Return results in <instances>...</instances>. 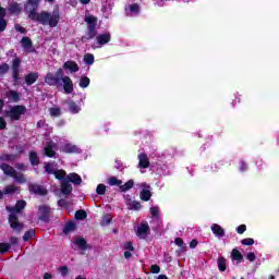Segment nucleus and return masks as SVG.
Instances as JSON below:
<instances>
[{
  "label": "nucleus",
  "instance_id": "nucleus-10",
  "mask_svg": "<svg viewBox=\"0 0 279 279\" xmlns=\"http://www.w3.org/2000/svg\"><path fill=\"white\" fill-rule=\"evenodd\" d=\"M63 69L65 71H70V73H77V71H80V65L77 64V62L69 60L63 63Z\"/></svg>",
  "mask_w": 279,
  "mask_h": 279
},
{
  "label": "nucleus",
  "instance_id": "nucleus-53",
  "mask_svg": "<svg viewBox=\"0 0 279 279\" xmlns=\"http://www.w3.org/2000/svg\"><path fill=\"white\" fill-rule=\"evenodd\" d=\"M150 272L151 274H160V266H158V265H151L150 266Z\"/></svg>",
  "mask_w": 279,
  "mask_h": 279
},
{
  "label": "nucleus",
  "instance_id": "nucleus-24",
  "mask_svg": "<svg viewBox=\"0 0 279 279\" xmlns=\"http://www.w3.org/2000/svg\"><path fill=\"white\" fill-rule=\"evenodd\" d=\"M130 189H134V180H129L126 183L121 184L119 187V193H126Z\"/></svg>",
  "mask_w": 279,
  "mask_h": 279
},
{
  "label": "nucleus",
  "instance_id": "nucleus-45",
  "mask_svg": "<svg viewBox=\"0 0 279 279\" xmlns=\"http://www.w3.org/2000/svg\"><path fill=\"white\" fill-rule=\"evenodd\" d=\"M5 29H8V20L2 19V20H0V34H3V32H5Z\"/></svg>",
  "mask_w": 279,
  "mask_h": 279
},
{
  "label": "nucleus",
  "instance_id": "nucleus-32",
  "mask_svg": "<svg viewBox=\"0 0 279 279\" xmlns=\"http://www.w3.org/2000/svg\"><path fill=\"white\" fill-rule=\"evenodd\" d=\"M88 217V214L84 209H80L75 213L74 218L77 219L78 221H84Z\"/></svg>",
  "mask_w": 279,
  "mask_h": 279
},
{
  "label": "nucleus",
  "instance_id": "nucleus-35",
  "mask_svg": "<svg viewBox=\"0 0 279 279\" xmlns=\"http://www.w3.org/2000/svg\"><path fill=\"white\" fill-rule=\"evenodd\" d=\"M34 236H36V230L31 229L24 233L22 239L24 242H27L29 239H34Z\"/></svg>",
  "mask_w": 279,
  "mask_h": 279
},
{
  "label": "nucleus",
  "instance_id": "nucleus-9",
  "mask_svg": "<svg viewBox=\"0 0 279 279\" xmlns=\"http://www.w3.org/2000/svg\"><path fill=\"white\" fill-rule=\"evenodd\" d=\"M28 191L33 195H41V196H45L49 193L43 185H39L36 183L28 184Z\"/></svg>",
  "mask_w": 279,
  "mask_h": 279
},
{
  "label": "nucleus",
  "instance_id": "nucleus-18",
  "mask_svg": "<svg viewBox=\"0 0 279 279\" xmlns=\"http://www.w3.org/2000/svg\"><path fill=\"white\" fill-rule=\"evenodd\" d=\"M61 193L63 195H71V193H73V185H71V183L68 180H64L61 183Z\"/></svg>",
  "mask_w": 279,
  "mask_h": 279
},
{
  "label": "nucleus",
  "instance_id": "nucleus-46",
  "mask_svg": "<svg viewBox=\"0 0 279 279\" xmlns=\"http://www.w3.org/2000/svg\"><path fill=\"white\" fill-rule=\"evenodd\" d=\"M150 215L158 219L160 217V209L158 207H150Z\"/></svg>",
  "mask_w": 279,
  "mask_h": 279
},
{
  "label": "nucleus",
  "instance_id": "nucleus-29",
  "mask_svg": "<svg viewBox=\"0 0 279 279\" xmlns=\"http://www.w3.org/2000/svg\"><path fill=\"white\" fill-rule=\"evenodd\" d=\"M21 45L23 47V49H32V47H34V44L32 43L29 37H23L21 39Z\"/></svg>",
  "mask_w": 279,
  "mask_h": 279
},
{
  "label": "nucleus",
  "instance_id": "nucleus-43",
  "mask_svg": "<svg viewBox=\"0 0 279 279\" xmlns=\"http://www.w3.org/2000/svg\"><path fill=\"white\" fill-rule=\"evenodd\" d=\"M10 247H12L10 243H0V254H5L10 251Z\"/></svg>",
  "mask_w": 279,
  "mask_h": 279
},
{
  "label": "nucleus",
  "instance_id": "nucleus-59",
  "mask_svg": "<svg viewBox=\"0 0 279 279\" xmlns=\"http://www.w3.org/2000/svg\"><path fill=\"white\" fill-rule=\"evenodd\" d=\"M199 242H197V240H192L191 242H190V247H191V250H195V247H197V244H198Z\"/></svg>",
  "mask_w": 279,
  "mask_h": 279
},
{
  "label": "nucleus",
  "instance_id": "nucleus-41",
  "mask_svg": "<svg viewBox=\"0 0 279 279\" xmlns=\"http://www.w3.org/2000/svg\"><path fill=\"white\" fill-rule=\"evenodd\" d=\"M141 208H143V206L141 205V202H138V201L131 202V204H130L131 210H141Z\"/></svg>",
  "mask_w": 279,
  "mask_h": 279
},
{
  "label": "nucleus",
  "instance_id": "nucleus-51",
  "mask_svg": "<svg viewBox=\"0 0 279 279\" xmlns=\"http://www.w3.org/2000/svg\"><path fill=\"white\" fill-rule=\"evenodd\" d=\"M235 230H236L238 234H244L245 231L247 230V226L240 225Z\"/></svg>",
  "mask_w": 279,
  "mask_h": 279
},
{
  "label": "nucleus",
  "instance_id": "nucleus-58",
  "mask_svg": "<svg viewBox=\"0 0 279 279\" xmlns=\"http://www.w3.org/2000/svg\"><path fill=\"white\" fill-rule=\"evenodd\" d=\"M15 167L20 171H27V166L25 163H17Z\"/></svg>",
  "mask_w": 279,
  "mask_h": 279
},
{
  "label": "nucleus",
  "instance_id": "nucleus-22",
  "mask_svg": "<svg viewBox=\"0 0 279 279\" xmlns=\"http://www.w3.org/2000/svg\"><path fill=\"white\" fill-rule=\"evenodd\" d=\"M53 145H56L53 142L48 143V145L44 148V154L48 158H53L56 156V150H53Z\"/></svg>",
  "mask_w": 279,
  "mask_h": 279
},
{
  "label": "nucleus",
  "instance_id": "nucleus-42",
  "mask_svg": "<svg viewBox=\"0 0 279 279\" xmlns=\"http://www.w3.org/2000/svg\"><path fill=\"white\" fill-rule=\"evenodd\" d=\"M97 195H106V185L104 183H100L96 187Z\"/></svg>",
  "mask_w": 279,
  "mask_h": 279
},
{
  "label": "nucleus",
  "instance_id": "nucleus-12",
  "mask_svg": "<svg viewBox=\"0 0 279 279\" xmlns=\"http://www.w3.org/2000/svg\"><path fill=\"white\" fill-rule=\"evenodd\" d=\"M138 167L140 169H148L149 167V157H147V154L142 153L138 155Z\"/></svg>",
  "mask_w": 279,
  "mask_h": 279
},
{
  "label": "nucleus",
  "instance_id": "nucleus-50",
  "mask_svg": "<svg viewBox=\"0 0 279 279\" xmlns=\"http://www.w3.org/2000/svg\"><path fill=\"white\" fill-rule=\"evenodd\" d=\"M59 271H60L61 276H63V277L69 276V267H66V266L59 267Z\"/></svg>",
  "mask_w": 279,
  "mask_h": 279
},
{
  "label": "nucleus",
  "instance_id": "nucleus-47",
  "mask_svg": "<svg viewBox=\"0 0 279 279\" xmlns=\"http://www.w3.org/2000/svg\"><path fill=\"white\" fill-rule=\"evenodd\" d=\"M14 29L16 32H20V34H27V29L25 27L21 26V24H15Z\"/></svg>",
  "mask_w": 279,
  "mask_h": 279
},
{
  "label": "nucleus",
  "instance_id": "nucleus-26",
  "mask_svg": "<svg viewBox=\"0 0 279 279\" xmlns=\"http://www.w3.org/2000/svg\"><path fill=\"white\" fill-rule=\"evenodd\" d=\"M12 178H14V180H15V182H17V184H27V179L25 178V174H23L21 172L15 171V173Z\"/></svg>",
  "mask_w": 279,
  "mask_h": 279
},
{
  "label": "nucleus",
  "instance_id": "nucleus-8",
  "mask_svg": "<svg viewBox=\"0 0 279 279\" xmlns=\"http://www.w3.org/2000/svg\"><path fill=\"white\" fill-rule=\"evenodd\" d=\"M141 189L140 198L142 202H149V199H151V185L142 183Z\"/></svg>",
  "mask_w": 279,
  "mask_h": 279
},
{
  "label": "nucleus",
  "instance_id": "nucleus-54",
  "mask_svg": "<svg viewBox=\"0 0 279 279\" xmlns=\"http://www.w3.org/2000/svg\"><path fill=\"white\" fill-rule=\"evenodd\" d=\"M124 250H128V252H134V245H132V242H125Z\"/></svg>",
  "mask_w": 279,
  "mask_h": 279
},
{
  "label": "nucleus",
  "instance_id": "nucleus-61",
  "mask_svg": "<svg viewBox=\"0 0 279 279\" xmlns=\"http://www.w3.org/2000/svg\"><path fill=\"white\" fill-rule=\"evenodd\" d=\"M102 221L105 222L102 226H110L112 220L110 218H104Z\"/></svg>",
  "mask_w": 279,
  "mask_h": 279
},
{
  "label": "nucleus",
  "instance_id": "nucleus-39",
  "mask_svg": "<svg viewBox=\"0 0 279 279\" xmlns=\"http://www.w3.org/2000/svg\"><path fill=\"white\" fill-rule=\"evenodd\" d=\"M129 10L130 12H132L133 14H140L141 12V5H138V3H133L129 5Z\"/></svg>",
  "mask_w": 279,
  "mask_h": 279
},
{
  "label": "nucleus",
  "instance_id": "nucleus-28",
  "mask_svg": "<svg viewBox=\"0 0 279 279\" xmlns=\"http://www.w3.org/2000/svg\"><path fill=\"white\" fill-rule=\"evenodd\" d=\"M9 14H19L21 12V5H19V2H13L9 5Z\"/></svg>",
  "mask_w": 279,
  "mask_h": 279
},
{
  "label": "nucleus",
  "instance_id": "nucleus-25",
  "mask_svg": "<svg viewBox=\"0 0 279 279\" xmlns=\"http://www.w3.org/2000/svg\"><path fill=\"white\" fill-rule=\"evenodd\" d=\"M75 244L82 250V252H86V250H88V243H86V239L84 238L76 239Z\"/></svg>",
  "mask_w": 279,
  "mask_h": 279
},
{
  "label": "nucleus",
  "instance_id": "nucleus-13",
  "mask_svg": "<svg viewBox=\"0 0 279 279\" xmlns=\"http://www.w3.org/2000/svg\"><path fill=\"white\" fill-rule=\"evenodd\" d=\"M28 160L32 165V167H38L40 165V157H38V153L31 150L28 153Z\"/></svg>",
  "mask_w": 279,
  "mask_h": 279
},
{
  "label": "nucleus",
  "instance_id": "nucleus-7",
  "mask_svg": "<svg viewBox=\"0 0 279 279\" xmlns=\"http://www.w3.org/2000/svg\"><path fill=\"white\" fill-rule=\"evenodd\" d=\"M38 213H39V217H38L39 221H45V223H49L51 207L47 205H40L38 208Z\"/></svg>",
  "mask_w": 279,
  "mask_h": 279
},
{
  "label": "nucleus",
  "instance_id": "nucleus-63",
  "mask_svg": "<svg viewBox=\"0 0 279 279\" xmlns=\"http://www.w3.org/2000/svg\"><path fill=\"white\" fill-rule=\"evenodd\" d=\"M43 125H45V121L39 120V121L37 122V128L40 129V128H43Z\"/></svg>",
  "mask_w": 279,
  "mask_h": 279
},
{
  "label": "nucleus",
  "instance_id": "nucleus-16",
  "mask_svg": "<svg viewBox=\"0 0 279 279\" xmlns=\"http://www.w3.org/2000/svg\"><path fill=\"white\" fill-rule=\"evenodd\" d=\"M61 151H63V154H77L80 151V148H77V146L73 144H64L61 147Z\"/></svg>",
  "mask_w": 279,
  "mask_h": 279
},
{
  "label": "nucleus",
  "instance_id": "nucleus-4",
  "mask_svg": "<svg viewBox=\"0 0 279 279\" xmlns=\"http://www.w3.org/2000/svg\"><path fill=\"white\" fill-rule=\"evenodd\" d=\"M25 206H27V202L20 199L16 202L14 207H7L9 213H12L9 215V223L12 228V230H16V232H23V223L19 221V216L14 213H21L22 210H25Z\"/></svg>",
  "mask_w": 279,
  "mask_h": 279
},
{
  "label": "nucleus",
  "instance_id": "nucleus-31",
  "mask_svg": "<svg viewBox=\"0 0 279 279\" xmlns=\"http://www.w3.org/2000/svg\"><path fill=\"white\" fill-rule=\"evenodd\" d=\"M78 86L81 88H88V86H90V78L88 76H82Z\"/></svg>",
  "mask_w": 279,
  "mask_h": 279
},
{
  "label": "nucleus",
  "instance_id": "nucleus-3",
  "mask_svg": "<svg viewBox=\"0 0 279 279\" xmlns=\"http://www.w3.org/2000/svg\"><path fill=\"white\" fill-rule=\"evenodd\" d=\"M45 82L48 86H62L65 95H72L75 88L73 87V80L69 76H64V70L59 68L56 73L48 72L45 76Z\"/></svg>",
  "mask_w": 279,
  "mask_h": 279
},
{
  "label": "nucleus",
  "instance_id": "nucleus-64",
  "mask_svg": "<svg viewBox=\"0 0 279 279\" xmlns=\"http://www.w3.org/2000/svg\"><path fill=\"white\" fill-rule=\"evenodd\" d=\"M157 279H169V277L167 275H159Z\"/></svg>",
  "mask_w": 279,
  "mask_h": 279
},
{
  "label": "nucleus",
  "instance_id": "nucleus-48",
  "mask_svg": "<svg viewBox=\"0 0 279 279\" xmlns=\"http://www.w3.org/2000/svg\"><path fill=\"white\" fill-rule=\"evenodd\" d=\"M240 171L243 173V172H245V171H247V169H248V166H247V162H245V160H241L240 161Z\"/></svg>",
  "mask_w": 279,
  "mask_h": 279
},
{
  "label": "nucleus",
  "instance_id": "nucleus-44",
  "mask_svg": "<svg viewBox=\"0 0 279 279\" xmlns=\"http://www.w3.org/2000/svg\"><path fill=\"white\" fill-rule=\"evenodd\" d=\"M8 71H10V64L8 63L0 64V75H5Z\"/></svg>",
  "mask_w": 279,
  "mask_h": 279
},
{
  "label": "nucleus",
  "instance_id": "nucleus-27",
  "mask_svg": "<svg viewBox=\"0 0 279 279\" xmlns=\"http://www.w3.org/2000/svg\"><path fill=\"white\" fill-rule=\"evenodd\" d=\"M56 163L54 162H45L44 163V169L46 171V173H48V175H53V173H56Z\"/></svg>",
  "mask_w": 279,
  "mask_h": 279
},
{
  "label": "nucleus",
  "instance_id": "nucleus-36",
  "mask_svg": "<svg viewBox=\"0 0 279 279\" xmlns=\"http://www.w3.org/2000/svg\"><path fill=\"white\" fill-rule=\"evenodd\" d=\"M218 269L219 271H226V269H228V266L226 265V257L218 258Z\"/></svg>",
  "mask_w": 279,
  "mask_h": 279
},
{
  "label": "nucleus",
  "instance_id": "nucleus-57",
  "mask_svg": "<svg viewBox=\"0 0 279 279\" xmlns=\"http://www.w3.org/2000/svg\"><path fill=\"white\" fill-rule=\"evenodd\" d=\"M5 128H8V122L3 117H0V130H5Z\"/></svg>",
  "mask_w": 279,
  "mask_h": 279
},
{
  "label": "nucleus",
  "instance_id": "nucleus-21",
  "mask_svg": "<svg viewBox=\"0 0 279 279\" xmlns=\"http://www.w3.org/2000/svg\"><path fill=\"white\" fill-rule=\"evenodd\" d=\"M77 230V226L74 221H68L63 227V234H69L71 232H75Z\"/></svg>",
  "mask_w": 279,
  "mask_h": 279
},
{
  "label": "nucleus",
  "instance_id": "nucleus-15",
  "mask_svg": "<svg viewBox=\"0 0 279 279\" xmlns=\"http://www.w3.org/2000/svg\"><path fill=\"white\" fill-rule=\"evenodd\" d=\"M211 232L215 234V236H219L220 239L226 236V230H223L218 223L211 225Z\"/></svg>",
  "mask_w": 279,
  "mask_h": 279
},
{
  "label": "nucleus",
  "instance_id": "nucleus-5",
  "mask_svg": "<svg viewBox=\"0 0 279 279\" xmlns=\"http://www.w3.org/2000/svg\"><path fill=\"white\" fill-rule=\"evenodd\" d=\"M27 112V108L23 105H15L5 111V117H9L11 121H21V117Z\"/></svg>",
  "mask_w": 279,
  "mask_h": 279
},
{
  "label": "nucleus",
  "instance_id": "nucleus-38",
  "mask_svg": "<svg viewBox=\"0 0 279 279\" xmlns=\"http://www.w3.org/2000/svg\"><path fill=\"white\" fill-rule=\"evenodd\" d=\"M52 175H54L56 180H65L64 178H66V171L56 170Z\"/></svg>",
  "mask_w": 279,
  "mask_h": 279
},
{
  "label": "nucleus",
  "instance_id": "nucleus-14",
  "mask_svg": "<svg viewBox=\"0 0 279 279\" xmlns=\"http://www.w3.org/2000/svg\"><path fill=\"white\" fill-rule=\"evenodd\" d=\"M147 234H149V225L148 223H142L137 228V236H140L141 239H145L147 236Z\"/></svg>",
  "mask_w": 279,
  "mask_h": 279
},
{
  "label": "nucleus",
  "instance_id": "nucleus-23",
  "mask_svg": "<svg viewBox=\"0 0 279 279\" xmlns=\"http://www.w3.org/2000/svg\"><path fill=\"white\" fill-rule=\"evenodd\" d=\"M231 258L232 260H236L238 263H243V254L239 248H233L231 251Z\"/></svg>",
  "mask_w": 279,
  "mask_h": 279
},
{
  "label": "nucleus",
  "instance_id": "nucleus-1",
  "mask_svg": "<svg viewBox=\"0 0 279 279\" xmlns=\"http://www.w3.org/2000/svg\"><path fill=\"white\" fill-rule=\"evenodd\" d=\"M40 8V0H27L24 4V10L28 14L31 21L40 23V25H49V27H58L60 23V12L53 11L52 14L47 11L38 12Z\"/></svg>",
  "mask_w": 279,
  "mask_h": 279
},
{
  "label": "nucleus",
  "instance_id": "nucleus-6",
  "mask_svg": "<svg viewBox=\"0 0 279 279\" xmlns=\"http://www.w3.org/2000/svg\"><path fill=\"white\" fill-rule=\"evenodd\" d=\"M12 77L14 85L17 86L19 80H21L20 74H21V59L20 58H14L12 60Z\"/></svg>",
  "mask_w": 279,
  "mask_h": 279
},
{
  "label": "nucleus",
  "instance_id": "nucleus-30",
  "mask_svg": "<svg viewBox=\"0 0 279 279\" xmlns=\"http://www.w3.org/2000/svg\"><path fill=\"white\" fill-rule=\"evenodd\" d=\"M83 60L87 66H93V64H95V56L93 53H86Z\"/></svg>",
  "mask_w": 279,
  "mask_h": 279
},
{
  "label": "nucleus",
  "instance_id": "nucleus-52",
  "mask_svg": "<svg viewBox=\"0 0 279 279\" xmlns=\"http://www.w3.org/2000/svg\"><path fill=\"white\" fill-rule=\"evenodd\" d=\"M246 258L250 263H254V260H256V254H254V252H250L246 254Z\"/></svg>",
  "mask_w": 279,
  "mask_h": 279
},
{
  "label": "nucleus",
  "instance_id": "nucleus-55",
  "mask_svg": "<svg viewBox=\"0 0 279 279\" xmlns=\"http://www.w3.org/2000/svg\"><path fill=\"white\" fill-rule=\"evenodd\" d=\"M5 16H8V10H5L3 7H0V20L5 19Z\"/></svg>",
  "mask_w": 279,
  "mask_h": 279
},
{
  "label": "nucleus",
  "instance_id": "nucleus-40",
  "mask_svg": "<svg viewBox=\"0 0 279 279\" xmlns=\"http://www.w3.org/2000/svg\"><path fill=\"white\" fill-rule=\"evenodd\" d=\"M12 193H16V186L15 185H7L4 187L3 194L4 195H10Z\"/></svg>",
  "mask_w": 279,
  "mask_h": 279
},
{
  "label": "nucleus",
  "instance_id": "nucleus-37",
  "mask_svg": "<svg viewBox=\"0 0 279 279\" xmlns=\"http://www.w3.org/2000/svg\"><path fill=\"white\" fill-rule=\"evenodd\" d=\"M50 117H61L62 116V110L60 107H51L49 109Z\"/></svg>",
  "mask_w": 279,
  "mask_h": 279
},
{
  "label": "nucleus",
  "instance_id": "nucleus-11",
  "mask_svg": "<svg viewBox=\"0 0 279 279\" xmlns=\"http://www.w3.org/2000/svg\"><path fill=\"white\" fill-rule=\"evenodd\" d=\"M38 72H31L26 74L24 77L26 86H32L33 84H36V82H38Z\"/></svg>",
  "mask_w": 279,
  "mask_h": 279
},
{
  "label": "nucleus",
  "instance_id": "nucleus-56",
  "mask_svg": "<svg viewBox=\"0 0 279 279\" xmlns=\"http://www.w3.org/2000/svg\"><path fill=\"white\" fill-rule=\"evenodd\" d=\"M174 243L178 247H184V240H182V238H175Z\"/></svg>",
  "mask_w": 279,
  "mask_h": 279
},
{
  "label": "nucleus",
  "instance_id": "nucleus-34",
  "mask_svg": "<svg viewBox=\"0 0 279 279\" xmlns=\"http://www.w3.org/2000/svg\"><path fill=\"white\" fill-rule=\"evenodd\" d=\"M69 110L71 112V114H78V112L82 110V108H80L75 101H71L69 102Z\"/></svg>",
  "mask_w": 279,
  "mask_h": 279
},
{
  "label": "nucleus",
  "instance_id": "nucleus-2",
  "mask_svg": "<svg viewBox=\"0 0 279 279\" xmlns=\"http://www.w3.org/2000/svg\"><path fill=\"white\" fill-rule=\"evenodd\" d=\"M85 23L87 24V32L81 37V43H88V40L96 38L98 45L104 46L112 40L110 33H104L97 36V17L93 15L86 16Z\"/></svg>",
  "mask_w": 279,
  "mask_h": 279
},
{
  "label": "nucleus",
  "instance_id": "nucleus-17",
  "mask_svg": "<svg viewBox=\"0 0 279 279\" xmlns=\"http://www.w3.org/2000/svg\"><path fill=\"white\" fill-rule=\"evenodd\" d=\"M65 180L68 182H72V184H75L76 186H80V184H82V177H80V174L75 172L70 173Z\"/></svg>",
  "mask_w": 279,
  "mask_h": 279
},
{
  "label": "nucleus",
  "instance_id": "nucleus-33",
  "mask_svg": "<svg viewBox=\"0 0 279 279\" xmlns=\"http://www.w3.org/2000/svg\"><path fill=\"white\" fill-rule=\"evenodd\" d=\"M123 184L122 180H119L117 177H111L108 179V185L109 186H121Z\"/></svg>",
  "mask_w": 279,
  "mask_h": 279
},
{
  "label": "nucleus",
  "instance_id": "nucleus-60",
  "mask_svg": "<svg viewBox=\"0 0 279 279\" xmlns=\"http://www.w3.org/2000/svg\"><path fill=\"white\" fill-rule=\"evenodd\" d=\"M10 243H11V245H16V243H19V238H16V236L10 238Z\"/></svg>",
  "mask_w": 279,
  "mask_h": 279
},
{
  "label": "nucleus",
  "instance_id": "nucleus-19",
  "mask_svg": "<svg viewBox=\"0 0 279 279\" xmlns=\"http://www.w3.org/2000/svg\"><path fill=\"white\" fill-rule=\"evenodd\" d=\"M0 169L3 171L5 175H10V178H13V175L16 173V170L8 163H2L0 166Z\"/></svg>",
  "mask_w": 279,
  "mask_h": 279
},
{
  "label": "nucleus",
  "instance_id": "nucleus-20",
  "mask_svg": "<svg viewBox=\"0 0 279 279\" xmlns=\"http://www.w3.org/2000/svg\"><path fill=\"white\" fill-rule=\"evenodd\" d=\"M7 97L9 101H13V104H19V101H21V94L16 90H9Z\"/></svg>",
  "mask_w": 279,
  "mask_h": 279
},
{
  "label": "nucleus",
  "instance_id": "nucleus-49",
  "mask_svg": "<svg viewBox=\"0 0 279 279\" xmlns=\"http://www.w3.org/2000/svg\"><path fill=\"white\" fill-rule=\"evenodd\" d=\"M242 245H254V239L245 238L241 241Z\"/></svg>",
  "mask_w": 279,
  "mask_h": 279
},
{
  "label": "nucleus",
  "instance_id": "nucleus-62",
  "mask_svg": "<svg viewBox=\"0 0 279 279\" xmlns=\"http://www.w3.org/2000/svg\"><path fill=\"white\" fill-rule=\"evenodd\" d=\"M52 278H53V276L51 274H49V272L44 274V279H52Z\"/></svg>",
  "mask_w": 279,
  "mask_h": 279
}]
</instances>
